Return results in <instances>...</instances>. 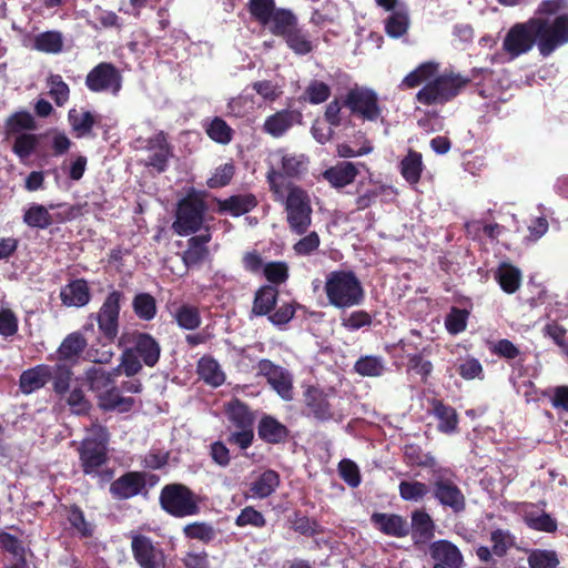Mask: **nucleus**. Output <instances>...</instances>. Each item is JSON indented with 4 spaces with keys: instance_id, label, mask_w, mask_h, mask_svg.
<instances>
[{
    "instance_id": "nucleus-1",
    "label": "nucleus",
    "mask_w": 568,
    "mask_h": 568,
    "mask_svg": "<svg viewBox=\"0 0 568 568\" xmlns=\"http://www.w3.org/2000/svg\"><path fill=\"white\" fill-rule=\"evenodd\" d=\"M89 435L81 442L78 453L82 471L87 476L99 477L101 481H110L114 470L105 467L109 462L110 434L105 426L92 424Z\"/></svg>"
},
{
    "instance_id": "nucleus-2",
    "label": "nucleus",
    "mask_w": 568,
    "mask_h": 568,
    "mask_svg": "<svg viewBox=\"0 0 568 568\" xmlns=\"http://www.w3.org/2000/svg\"><path fill=\"white\" fill-rule=\"evenodd\" d=\"M324 291L328 303L341 310L352 308L363 304L364 287L352 271H333L327 274Z\"/></svg>"
},
{
    "instance_id": "nucleus-3",
    "label": "nucleus",
    "mask_w": 568,
    "mask_h": 568,
    "mask_svg": "<svg viewBox=\"0 0 568 568\" xmlns=\"http://www.w3.org/2000/svg\"><path fill=\"white\" fill-rule=\"evenodd\" d=\"M201 503L202 498L200 495L182 483L166 484L159 494L161 509L174 518L199 515L201 513Z\"/></svg>"
},
{
    "instance_id": "nucleus-4",
    "label": "nucleus",
    "mask_w": 568,
    "mask_h": 568,
    "mask_svg": "<svg viewBox=\"0 0 568 568\" xmlns=\"http://www.w3.org/2000/svg\"><path fill=\"white\" fill-rule=\"evenodd\" d=\"M225 414L230 423L226 443L241 450H246L253 445L255 438V414L247 404L239 398H233L227 403Z\"/></svg>"
},
{
    "instance_id": "nucleus-5",
    "label": "nucleus",
    "mask_w": 568,
    "mask_h": 568,
    "mask_svg": "<svg viewBox=\"0 0 568 568\" xmlns=\"http://www.w3.org/2000/svg\"><path fill=\"white\" fill-rule=\"evenodd\" d=\"M468 85L464 75L454 71L435 75L417 93L416 101L423 105H444L456 97Z\"/></svg>"
},
{
    "instance_id": "nucleus-6",
    "label": "nucleus",
    "mask_w": 568,
    "mask_h": 568,
    "mask_svg": "<svg viewBox=\"0 0 568 568\" xmlns=\"http://www.w3.org/2000/svg\"><path fill=\"white\" fill-rule=\"evenodd\" d=\"M161 355L159 342L149 333L138 332L134 335V344L128 347L121 355V367L125 376L131 377L142 371L143 364L154 367Z\"/></svg>"
},
{
    "instance_id": "nucleus-7",
    "label": "nucleus",
    "mask_w": 568,
    "mask_h": 568,
    "mask_svg": "<svg viewBox=\"0 0 568 568\" xmlns=\"http://www.w3.org/2000/svg\"><path fill=\"white\" fill-rule=\"evenodd\" d=\"M430 493L443 507L459 514L466 508V498L456 483V474L449 467H437L432 470Z\"/></svg>"
},
{
    "instance_id": "nucleus-8",
    "label": "nucleus",
    "mask_w": 568,
    "mask_h": 568,
    "mask_svg": "<svg viewBox=\"0 0 568 568\" xmlns=\"http://www.w3.org/2000/svg\"><path fill=\"white\" fill-rule=\"evenodd\" d=\"M532 24L538 39V50L542 57L551 55L558 48L568 43V12L552 20L534 17Z\"/></svg>"
},
{
    "instance_id": "nucleus-9",
    "label": "nucleus",
    "mask_w": 568,
    "mask_h": 568,
    "mask_svg": "<svg viewBox=\"0 0 568 568\" xmlns=\"http://www.w3.org/2000/svg\"><path fill=\"white\" fill-rule=\"evenodd\" d=\"M286 222L292 233L305 234L312 224V204L308 193L297 185H290L284 203Z\"/></svg>"
},
{
    "instance_id": "nucleus-10",
    "label": "nucleus",
    "mask_w": 568,
    "mask_h": 568,
    "mask_svg": "<svg viewBox=\"0 0 568 568\" xmlns=\"http://www.w3.org/2000/svg\"><path fill=\"white\" fill-rule=\"evenodd\" d=\"M206 210L205 201L195 193L180 200L173 222L175 233L181 236L195 234L203 225Z\"/></svg>"
},
{
    "instance_id": "nucleus-11",
    "label": "nucleus",
    "mask_w": 568,
    "mask_h": 568,
    "mask_svg": "<svg viewBox=\"0 0 568 568\" xmlns=\"http://www.w3.org/2000/svg\"><path fill=\"white\" fill-rule=\"evenodd\" d=\"M343 105L351 115L363 121L376 122L382 116L377 93L367 87L355 84L343 97Z\"/></svg>"
},
{
    "instance_id": "nucleus-12",
    "label": "nucleus",
    "mask_w": 568,
    "mask_h": 568,
    "mask_svg": "<svg viewBox=\"0 0 568 568\" xmlns=\"http://www.w3.org/2000/svg\"><path fill=\"white\" fill-rule=\"evenodd\" d=\"M125 298L124 292L112 288L104 297L102 305L95 314H91L98 324L100 334L112 344L120 329V312Z\"/></svg>"
},
{
    "instance_id": "nucleus-13",
    "label": "nucleus",
    "mask_w": 568,
    "mask_h": 568,
    "mask_svg": "<svg viewBox=\"0 0 568 568\" xmlns=\"http://www.w3.org/2000/svg\"><path fill=\"white\" fill-rule=\"evenodd\" d=\"M131 552L140 568H164L166 555L160 542L138 531L129 534Z\"/></svg>"
},
{
    "instance_id": "nucleus-14",
    "label": "nucleus",
    "mask_w": 568,
    "mask_h": 568,
    "mask_svg": "<svg viewBox=\"0 0 568 568\" xmlns=\"http://www.w3.org/2000/svg\"><path fill=\"white\" fill-rule=\"evenodd\" d=\"M84 83L92 93L118 97L122 90L123 77L113 63L100 62L88 72Z\"/></svg>"
},
{
    "instance_id": "nucleus-15",
    "label": "nucleus",
    "mask_w": 568,
    "mask_h": 568,
    "mask_svg": "<svg viewBox=\"0 0 568 568\" xmlns=\"http://www.w3.org/2000/svg\"><path fill=\"white\" fill-rule=\"evenodd\" d=\"M246 7L252 20L267 28L272 34L288 24L287 19L293 13L288 8L276 7L275 0H248Z\"/></svg>"
},
{
    "instance_id": "nucleus-16",
    "label": "nucleus",
    "mask_w": 568,
    "mask_h": 568,
    "mask_svg": "<svg viewBox=\"0 0 568 568\" xmlns=\"http://www.w3.org/2000/svg\"><path fill=\"white\" fill-rule=\"evenodd\" d=\"M535 44L538 45V39L535 36L532 18H530L526 22L515 23L508 30L503 41V49L510 59H516L529 52Z\"/></svg>"
},
{
    "instance_id": "nucleus-17",
    "label": "nucleus",
    "mask_w": 568,
    "mask_h": 568,
    "mask_svg": "<svg viewBox=\"0 0 568 568\" xmlns=\"http://www.w3.org/2000/svg\"><path fill=\"white\" fill-rule=\"evenodd\" d=\"M256 368L257 375L263 376L281 398L284 400L293 398V377L286 368L267 358L260 359Z\"/></svg>"
},
{
    "instance_id": "nucleus-18",
    "label": "nucleus",
    "mask_w": 568,
    "mask_h": 568,
    "mask_svg": "<svg viewBox=\"0 0 568 568\" xmlns=\"http://www.w3.org/2000/svg\"><path fill=\"white\" fill-rule=\"evenodd\" d=\"M143 149L149 153L144 166L152 168L156 173H164L173 158V146L164 131H159L145 140Z\"/></svg>"
},
{
    "instance_id": "nucleus-19",
    "label": "nucleus",
    "mask_w": 568,
    "mask_h": 568,
    "mask_svg": "<svg viewBox=\"0 0 568 568\" xmlns=\"http://www.w3.org/2000/svg\"><path fill=\"white\" fill-rule=\"evenodd\" d=\"M288 24L278 28L273 36L283 38L287 48L296 55H307L313 52L315 45L310 34L298 27V18L293 12L287 19Z\"/></svg>"
},
{
    "instance_id": "nucleus-20",
    "label": "nucleus",
    "mask_w": 568,
    "mask_h": 568,
    "mask_svg": "<svg viewBox=\"0 0 568 568\" xmlns=\"http://www.w3.org/2000/svg\"><path fill=\"white\" fill-rule=\"evenodd\" d=\"M303 403L306 416H312L318 422H328L334 418V412L327 394L320 387L310 385L303 392Z\"/></svg>"
},
{
    "instance_id": "nucleus-21",
    "label": "nucleus",
    "mask_w": 568,
    "mask_h": 568,
    "mask_svg": "<svg viewBox=\"0 0 568 568\" xmlns=\"http://www.w3.org/2000/svg\"><path fill=\"white\" fill-rule=\"evenodd\" d=\"M47 148V135L22 132L14 138L12 151L19 158L20 162L27 163L32 155L45 158Z\"/></svg>"
},
{
    "instance_id": "nucleus-22",
    "label": "nucleus",
    "mask_w": 568,
    "mask_h": 568,
    "mask_svg": "<svg viewBox=\"0 0 568 568\" xmlns=\"http://www.w3.org/2000/svg\"><path fill=\"white\" fill-rule=\"evenodd\" d=\"M146 485L145 473L126 471L110 485V494L113 499L125 500L138 496Z\"/></svg>"
},
{
    "instance_id": "nucleus-23",
    "label": "nucleus",
    "mask_w": 568,
    "mask_h": 568,
    "mask_svg": "<svg viewBox=\"0 0 568 568\" xmlns=\"http://www.w3.org/2000/svg\"><path fill=\"white\" fill-rule=\"evenodd\" d=\"M303 114L300 110L283 109L268 115L263 124V131L273 138H281L294 124H301Z\"/></svg>"
},
{
    "instance_id": "nucleus-24",
    "label": "nucleus",
    "mask_w": 568,
    "mask_h": 568,
    "mask_svg": "<svg viewBox=\"0 0 568 568\" xmlns=\"http://www.w3.org/2000/svg\"><path fill=\"white\" fill-rule=\"evenodd\" d=\"M371 523L382 534L389 537L405 538L410 532V527L407 519L398 514L376 511L372 514Z\"/></svg>"
},
{
    "instance_id": "nucleus-25",
    "label": "nucleus",
    "mask_w": 568,
    "mask_h": 568,
    "mask_svg": "<svg viewBox=\"0 0 568 568\" xmlns=\"http://www.w3.org/2000/svg\"><path fill=\"white\" fill-rule=\"evenodd\" d=\"M257 436L265 444L282 445L290 439L291 432L277 418L265 414L257 423Z\"/></svg>"
},
{
    "instance_id": "nucleus-26",
    "label": "nucleus",
    "mask_w": 568,
    "mask_h": 568,
    "mask_svg": "<svg viewBox=\"0 0 568 568\" xmlns=\"http://www.w3.org/2000/svg\"><path fill=\"white\" fill-rule=\"evenodd\" d=\"M59 297L65 307H84L92 298L89 283L85 278H75L61 287Z\"/></svg>"
},
{
    "instance_id": "nucleus-27",
    "label": "nucleus",
    "mask_w": 568,
    "mask_h": 568,
    "mask_svg": "<svg viewBox=\"0 0 568 568\" xmlns=\"http://www.w3.org/2000/svg\"><path fill=\"white\" fill-rule=\"evenodd\" d=\"M212 240L210 229L187 240V248L182 253V261L187 268L200 266L210 256L207 243Z\"/></svg>"
},
{
    "instance_id": "nucleus-28",
    "label": "nucleus",
    "mask_w": 568,
    "mask_h": 568,
    "mask_svg": "<svg viewBox=\"0 0 568 568\" xmlns=\"http://www.w3.org/2000/svg\"><path fill=\"white\" fill-rule=\"evenodd\" d=\"M429 554L435 560L433 568H462V552L448 540L434 541L429 547Z\"/></svg>"
},
{
    "instance_id": "nucleus-29",
    "label": "nucleus",
    "mask_w": 568,
    "mask_h": 568,
    "mask_svg": "<svg viewBox=\"0 0 568 568\" xmlns=\"http://www.w3.org/2000/svg\"><path fill=\"white\" fill-rule=\"evenodd\" d=\"M88 346L84 335L77 331L68 334L57 349V359L70 365L79 363L83 352Z\"/></svg>"
},
{
    "instance_id": "nucleus-30",
    "label": "nucleus",
    "mask_w": 568,
    "mask_h": 568,
    "mask_svg": "<svg viewBox=\"0 0 568 568\" xmlns=\"http://www.w3.org/2000/svg\"><path fill=\"white\" fill-rule=\"evenodd\" d=\"M357 165L366 168L364 163L339 162L324 171L323 178L335 189H342L352 184L359 171Z\"/></svg>"
},
{
    "instance_id": "nucleus-31",
    "label": "nucleus",
    "mask_w": 568,
    "mask_h": 568,
    "mask_svg": "<svg viewBox=\"0 0 568 568\" xmlns=\"http://www.w3.org/2000/svg\"><path fill=\"white\" fill-rule=\"evenodd\" d=\"M50 379V366L39 364L21 373L19 378V388L22 394L29 395L43 388Z\"/></svg>"
},
{
    "instance_id": "nucleus-32",
    "label": "nucleus",
    "mask_w": 568,
    "mask_h": 568,
    "mask_svg": "<svg viewBox=\"0 0 568 568\" xmlns=\"http://www.w3.org/2000/svg\"><path fill=\"white\" fill-rule=\"evenodd\" d=\"M409 527V534L415 544H427L435 536V523L425 509H416L412 513Z\"/></svg>"
},
{
    "instance_id": "nucleus-33",
    "label": "nucleus",
    "mask_w": 568,
    "mask_h": 568,
    "mask_svg": "<svg viewBox=\"0 0 568 568\" xmlns=\"http://www.w3.org/2000/svg\"><path fill=\"white\" fill-rule=\"evenodd\" d=\"M429 403L432 414L438 419L437 430L447 435L457 432L459 418L456 409L442 399L432 398Z\"/></svg>"
},
{
    "instance_id": "nucleus-34",
    "label": "nucleus",
    "mask_w": 568,
    "mask_h": 568,
    "mask_svg": "<svg viewBox=\"0 0 568 568\" xmlns=\"http://www.w3.org/2000/svg\"><path fill=\"white\" fill-rule=\"evenodd\" d=\"M280 292L273 285H262L254 294L251 313L254 316H270L275 310Z\"/></svg>"
},
{
    "instance_id": "nucleus-35",
    "label": "nucleus",
    "mask_w": 568,
    "mask_h": 568,
    "mask_svg": "<svg viewBox=\"0 0 568 568\" xmlns=\"http://www.w3.org/2000/svg\"><path fill=\"white\" fill-rule=\"evenodd\" d=\"M69 123L78 138L92 135L94 125L100 124L101 115L88 110L71 109L68 112Z\"/></svg>"
},
{
    "instance_id": "nucleus-36",
    "label": "nucleus",
    "mask_w": 568,
    "mask_h": 568,
    "mask_svg": "<svg viewBox=\"0 0 568 568\" xmlns=\"http://www.w3.org/2000/svg\"><path fill=\"white\" fill-rule=\"evenodd\" d=\"M65 511V518L70 525V528L80 538H91L94 535V525L85 519L84 511L77 505H61Z\"/></svg>"
},
{
    "instance_id": "nucleus-37",
    "label": "nucleus",
    "mask_w": 568,
    "mask_h": 568,
    "mask_svg": "<svg viewBox=\"0 0 568 568\" xmlns=\"http://www.w3.org/2000/svg\"><path fill=\"white\" fill-rule=\"evenodd\" d=\"M257 205L254 194H235L219 201V212H229L233 216H240L251 212Z\"/></svg>"
},
{
    "instance_id": "nucleus-38",
    "label": "nucleus",
    "mask_w": 568,
    "mask_h": 568,
    "mask_svg": "<svg viewBox=\"0 0 568 568\" xmlns=\"http://www.w3.org/2000/svg\"><path fill=\"white\" fill-rule=\"evenodd\" d=\"M278 485L280 475L273 469H267L250 484L248 493L253 498L264 499L271 496Z\"/></svg>"
},
{
    "instance_id": "nucleus-39",
    "label": "nucleus",
    "mask_w": 568,
    "mask_h": 568,
    "mask_svg": "<svg viewBox=\"0 0 568 568\" xmlns=\"http://www.w3.org/2000/svg\"><path fill=\"white\" fill-rule=\"evenodd\" d=\"M439 64L434 61H426L420 63L417 68L410 71L400 82V89H415L424 82L433 80L438 72Z\"/></svg>"
},
{
    "instance_id": "nucleus-40",
    "label": "nucleus",
    "mask_w": 568,
    "mask_h": 568,
    "mask_svg": "<svg viewBox=\"0 0 568 568\" xmlns=\"http://www.w3.org/2000/svg\"><path fill=\"white\" fill-rule=\"evenodd\" d=\"M495 280L507 294H514L521 284V272L510 263L503 262L495 272Z\"/></svg>"
},
{
    "instance_id": "nucleus-41",
    "label": "nucleus",
    "mask_w": 568,
    "mask_h": 568,
    "mask_svg": "<svg viewBox=\"0 0 568 568\" xmlns=\"http://www.w3.org/2000/svg\"><path fill=\"white\" fill-rule=\"evenodd\" d=\"M58 205L50 204L45 207L44 205L32 203L23 213V223L32 229L45 230L53 223L49 210H53Z\"/></svg>"
},
{
    "instance_id": "nucleus-42",
    "label": "nucleus",
    "mask_w": 568,
    "mask_h": 568,
    "mask_svg": "<svg viewBox=\"0 0 568 568\" xmlns=\"http://www.w3.org/2000/svg\"><path fill=\"white\" fill-rule=\"evenodd\" d=\"M203 129L206 135L215 143L227 145L234 138V130L221 116L205 120Z\"/></svg>"
},
{
    "instance_id": "nucleus-43",
    "label": "nucleus",
    "mask_w": 568,
    "mask_h": 568,
    "mask_svg": "<svg viewBox=\"0 0 568 568\" xmlns=\"http://www.w3.org/2000/svg\"><path fill=\"white\" fill-rule=\"evenodd\" d=\"M197 374L205 384L213 387L221 386L225 381V374L220 364L212 356H203L197 362Z\"/></svg>"
},
{
    "instance_id": "nucleus-44",
    "label": "nucleus",
    "mask_w": 568,
    "mask_h": 568,
    "mask_svg": "<svg viewBox=\"0 0 568 568\" xmlns=\"http://www.w3.org/2000/svg\"><path fill=\"white\" fill-rule=\"evenodd\" d=\"M134 403V398L121 396L114 386L99 395V407L106 412L118 409L121 413H126L132 409Z\"/></svg>"
},
{
    "instance_id": "nucleus-45",
    "label": "nucleus",
    "mask_w": 568,
    "mask_h": 568,
    "mask_svg": "<svg viewBox=\"0 0 568 568\" xmlns=\"http://www.w3.org/2000/svg\"><path fill=\"white\" fill-rule=\"evenodd\" d=\"M172 316L178 326L185 331H195L202 323L199 307L189 303L179 305Z\"/></svg>"
},
{
    "instance_id": "nucleus-46",
    "label": "nucleus",
    "mask_w": 568,
    "mask_h": 568,
    "mask_svg": "<svg viewBox=\"0 0 568 568\" xmlns=\"http://www.w3.org/2000/svg\"><path fill=\"white\" fill-rule=\"evenodd\" d=\"M404 462L410 467H424L436 469V459L430 453H425L417 444H406L404 446Z\"/></svg>"
},
{
    "instance_id": "nucleus-47",
    "label": "nucleus",
    "mask_w": 568,
    "mask_h": 568,
    "mask_svg": "<svg viewBox=\"0 0 568 568\" xmlns=\"http://www.w3.org/2000/svg\"><path fill=\"white\" fill-rule=\"evenodd\" d=\"M132 310L139 320L150 322L158 313L156 300L150 293H138L133 296Z\"/></svg>"
},
{
    "instance_id": "nucleus-48",
    "label": "nucleus",
    "mask_w": 568,
    "mask_h": 568,
    "mask_svg": "<svg viewBox=\"0 0 568 568\" xmlns=\"http://www.w3.org/2000/svg\"><path fill=\"white\" fill-rule=\"evenodd\" d=\"M423 171L422 154L409 150L400 162V173L409 184H416L420 180Z\"/></svg>"
},
{
    "instance_id": "nucleus-49",
    "label": "nucleus",
    "mask_w": 568,
    "mask_h": 568,
    "mask_svg": "<svg viewBox=\"0 0 568 568\" xmlns=\"http://www.w3.org/2000/svg\"><path fill=\"white\" fill-rule=\"evenodd\" d=\"M288 521L295 532L306 537H313L324 532V528L318 524L316 519H311L302 511L295 510L290 517Z\"/></svg>"
},
{
    "instance_id": "nucleus-50",
    "label": "nucleus",
    "mask_w": 568,
    "mask_h": 568,
    "mask_svg": "<svg viewBox=\"0 0 568 568\" xmlns=\"http://www.w3.org/2000/svg\"><path fill=\"white\" fill-rule=\"evenodd\" d=\"M72 367L73 365L59 361L54 366H50L53 390L60 396L65 395L70 388V382L73 375Z\"/></svg>"
},
{
    "instance_id": "nucleus-51",
    "label": "nucleus",
    "mask_w": 568,
    "mask_h": 568,
    "mask_svg": "<svg viewBox=\"0 0 568 568\" xmlns=\"http://www.w3.org/2000/svg\"><path fill=\"white\" fill-rule=\"evenodd\" d=\"M33 48L40 52L57 54L63 49V37L59 31H44L36 36Z\"/></svg>"
},
{
    "instance_id": "nucleus-52",
    "label": "nucleus",
    "mask_w": 568,
    "mask_h": 568,
    "mask_svg": "<svg viewBox=\"0 0 568 568\" xmlns=\"http://www.w3.org/2000/svg\"><path fill=\"white\" fill-rule=\"evenodd\" d=\"M409 16L407 10L393 11L385 20V32L388 37L398 39L407 33Z\"/></svg>"
},
{
    "instance_id": "nucleus-53",
    "label": "nucleus",
    "mask_w": 568,
    "mask_h": 568,
    "mask_svg": "<svg viewBox=\"0 0 568 568\" xmlns=\"http://www.w3.org/2000/svg\"><path fill=\"white\" fill-rule=\"evenodd\" d=\"M331 93L332 90L327 83L314 79L310 81L300 100L316 105L327 101Z\"/></svg>"
},
{
    "instance_id": "nucleus-54",
    "label": "nucleus",
    "mask_w": 568,
    "mask_h": 568,
    "mask_svg": "<svg viewBox=\"0 0 568 568\" xmlns=\"http://www.w3.org/2000/svg\"><path fill=\"white\" fill-rule=\"evenodd\" d=\"M398 493L405 501H419L430 493V487L418 480H403L398 485Z\"/></svg>"
},
{
    "instance_id": "nucleus-55",
    "label": "nucleus",
    "mask_w": 568,
    "mask_h": 568,
    "mask_svg": "<svg viewBox=\"0 0 568 568\" xmlns=\"http://www.w3.org/2000/svg\"><path fill=\"white\" fill-rule=\"evenodd\" d=\"M354 371L361 376L378 377L384 374L385 366L382 357L366 355L355 362Z\"/></svg>"
},
{
    "instance_id": "nucleus-56",
    "label": "nucleus",
    "mask_w": 568,
    "mask_h": 568,
    "mask_svg": "<svg viewBox=\"0 0 568 568\" xmlns=\"http://www.w3.org/2000/svg\"><path fill=\"white\" fill-rule=\"evenodd\" d=\"M85 381L89 388L93 392L106 390L113 385L111 373L101 367L92 366L85 371Z\"/></svg>"
},
{
    "instance_id": "nucleus-57",
    "label": "nucleus",
    "mask_w": 568,
    "mask_h": 568,
    "mask_svg": "<svg viewBox=\"0 0 568 568\" xmlns=\"http://www.w3.org/2000/svg\"><path fill=\"white\" fill-rule=\"evenodd\" d=\"M263 274L268 285L280 286L284 284L290 277V268L284 261L268 262L263 267Z\"/></svg>"
},
{
    "instance_id": "nucleus-58",
    "label": "nucleus",
    "mask_w": 568,
    "mask_h": 568,
    "mask_svg": "<svg viewBox=\"0 0 568 568\" xmlns=\"http://www.w3.org/2000/svg\"><path fill=\"white\" fill-rule=\"evenodd\" d=\"M234 524L236 527L243 528L246 526H251L253 528H264L266 526L265 516L255 509L253 506H246L241 509L240 514L236 516Z\"/></svg>"
},
{
    "instance_id": "nucleus-59",
    "label": "nucleus",
    "mask_w": 568,
    "mask_h": 568,
    "mask_svg": "<svg viewBox=\"0 0 568 568\" xmlns=\"http://www.w3.org/2000/svg\"><path fill=\"white\" fill-rule=\"evenodd\" d=\"M469 312L465 308L453 306L445 317V327L452 335L464 332L467 327Z\"/></svg>"
},
{
    "instance_id": "nucleus-60",
    "label": "nucleus",
    "mask_w": 568,
    "mask_h": 568,
    "mask_svg": "<svg viewBox=\"0 0 568 568\" xmlns=\"http://www.w3.org/2000/svg\"><path fill=\"white\" fill-rule=\"evenodd\" d=\"M183 534L189 539H196L209 544L215 538V530L212 525L204 521H194L183 528Z\"/></svg>"
},
{
    "instance_id": "nucleus-61",
    "label": "nucleus",
    "mask_w": 568,
    "mask_h": 568,
    "mask_svg": "<svg viewBox=\"0 0 568 568\" xmlns=\"http://www.w3.org/2000/svg\"><path fill=\"white\" fill-rule=\"evenodd\" d=\"M407 359V369L418 375L423 384H427L434 371L433 363L425 359L422 353L408 354Z\"/></svg>"
},
{
    "instance_id": "nucleus-62",
    "label": "nucleus",
    "mask_w": 568,
    "mask_h": 568,
    "mask_svg": "<svg viewBox=\"0 0 568 568\" xmlns=\"http://www.w3.org/2000/svg\"><path fill=\"white\" fill-rule=\"evenodd\" d=\"M524 519L529 528L537 531L555 532L558 528L556 519L547 513L540 515L526 513Z\"/></svg>"
},
{
    "instance_id": "nucleus-63",
    "label": "nucleus",
    "mask_w": 568,
    "mask_h": 568,
    "mask_svg": "<svg viewBox=\"0 0 568 568\" xmlns=\"http://www.w3.org/2000/svg\"><path fill=\"white\" fill-rule=\"evenodd\" d=\"M372 323V315L364 310H357L341 317V325L351 332L368 327Z\"/></svg>"
},
{
    "instance_id": "nucleus-64",
    "label": "nucleus",
    "mask_w": 568,
    "mask_h": 568,
    "mask_svg": "<svg viewBox=\"0 0 568 568\" xmlns=\"http://www.w3.org/2000/svg\"><path fill=\"white\" fill-rule=\"evenodd\" d=\"M339 477L352 488L361 485L362 476L357 464L351 459H342L338 463Z\"/></svg>"
}]
</instances>
